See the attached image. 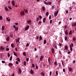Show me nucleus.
Segmentation results:
<instances>
[{
  "mask_svg": "<svg viewBox=\"0 0 76 76\" xmlns=\"http://www.w3.org/2000/svg\"><path fill=\"white\" fill-rule=\"evenodd\" d=\"M44 3H45V4H46V5H48V4L49 5H51V2L48 1V2H47L45 1L44 2Z\"/></svg>",
  "mask_w": 76,
  "mask_h": 76,
  "instance_id": "f257e3e1",
  "label": "nucleus"
},
{
  "mask_svg": "<svg viewBox=\"0 0 76 76\" xmlns=\"http://www.w3.org/2000/svg\"><path fill=\"white\" fill-rule=\"evenodd\" d=\"M20 15H21V16H24V15H25V12H23V11L21 12L20 13Z\"/></svg>",
  "mask_w": 76,
  "mask_h": 76,
  "instance_id": "f03ea898",
  "label": "nucleus"
},
{
  "mask_svg": "<svg viewBox=\"0 0 76 76\" xmlns=\"http://www.w3.org/2000/svg\"><path fill=\"white\" fill-rule=\"evenodd\" d=\"M58 11H57L56 12L54 13V15L55 16V17H56L57 15H58Z\"/></svg>",
  "mask_w": 76,
  "mask_h": 76,
  "instance_id": "7ed1b4c3",
  "label": "nucleus"
},
{
  "mask_svg": "<svg viewBox=\"0 0 76 76\" xmlns=\"http://www.w3.org/2000/svg\"><path fill=\"white\" fill-rule=\"evenodd\" d=\"M29 28V26H27L25 28V30H26V31H27V30H28Z\"/></svg>",
  "mask_w": 76,
  "mask_h": 76,
  "instance_id": "20e7f679",
  "label": "nucleus"
},
{
  "mask_svg": "<svg viewBox=\"0 0 76 76\" xmlns=\"http://www.w3.org/2000/svg\"><path fill=\"white\" fill-rule=\"evenodd\" d=\"M43 58H44V56H42L40 57V61H42V60Z\"/></svg>",
  "mask_w": 76,
  "mask_h": 76,
  "instance_id": "39448f33",
  "label": "nucleus"
},
{
  "mask_svg": "<svg viewBox=\"0 0 76 76\" xmlns=\"http://www.w3.org/2000/svg\"><path fill=\"white\" fill-rule=\"evenodd\" d=\"M69 46L70 48V51H72L73 50V49L72 48V45H69Z\"/></svg>",
  "mask_w": 76,
  "mask_h": 76,
  "instance_id": "423d86ee",
  "label": "nucleus"
},
{
  "mask_svg": "<svg viewBox=\"0 0 76 76\" xmlns=\"http://www.w3.org/2000/svg\"><path fill=\"white\" fill-rule=\"evenodd\" d=\"M19 72L20 74L22 73V70H21V69L20 68L19 69Z\"/></svg>",
  "mask_w": 76,
  "mask_h": 76,
  "instance_id": "0eeeda50",
  "label": "nucleus"
},
{
  "mask_svg": "<svg viewBox=\"0 0 76 76\" xmlns=\"http://www.w3.org/2000/svg\"><path fill=\"white\" fill-rule=\"evenodd\" d=\"M30 72L31 74H34V71H33V70H32V69H31L30 70Z\"/></svg>",
  "mask_w": 76,
  "mask_h": 76,
  "instance_id": "6e6552de",
  "label": "nucleus"
},
{
  "mask_svg": "<svg viewBox=\"0 0 76 76\" xmlns=\"http://www.w3.org/2000/svg\"><path fill=\"white\" fill-rule=\"evenodd\" d=\"M46 20V18H44L43 19V23H45V22Z\"/></svg>",
  "mask_w": 76,
  "mask_h": 76,
  "instance_id": "1a4fd4ad",
  "label": "nucleus"
},
{
  "mask_svg": "<svg viewBox=\"0 0 76 76\" xmlns=\"http://www.w3.org/2000/svg\"><path fill=\"white\" fill-rule=\"evenodd\" d=\"M52 52L53 54L54 53V49L53 48H52Z\"/></svg>",
  "mask_w": 76,
  "mask_h": 76,
  "instance_id": "9d476101",
  "label": "nucleus"
},
{
  "mask_svg": "<svg viewBox=\"0 0 76 76\" xmlns=\"http://www.w3.org/2000/svg\"><path fill=\"white\" fill-rule=\"evenodd\" d=\"M23 55L24 56H26V52H23Z\"/></svg>",
  "mask_w": 76,
  "mask_h": 76,
  "instance_id": "9b49d317",
  "label": "nucleus"
},
{
  "mask_svg": "<svg viewBox=\"0 0 76 76\" xmlns=\"http://www.w3.org/2000/svg\"><path fill=\"white\" fill-rule=\"evenodd\" d=\"M19 39H20V38H18V39H17L16 40V42H19Z\"/></svg>",
  "mask_w": 76,
  "mask_h": 76,
  "instance_id": "f8f14e48",
  "label": "nucleus"
},
{
  "mask_svg": "<svg viewBox=\"0 0 76 76\" xmlns=\"http://www.w3.org/2000/svg\"><path fill=\"white\" fill-rule=\"evenodd\" d=\"M1 50H5V49H4V48L3 47V46H1Z\"/></svg>",
  "mask_w": 76,
  "mask_h": 76,
  "instance_id": "ddd939ff",
  "label": "nucleus"
},
{
  "mask_svg": "<svg viewBox=\"0 0 76 76\" xmlns=\"http://www.w3.org/2000/svg\"><path fill=\"white\" fill-rule=\"evenodd\" d=\"M31 22H32V21L31 20H28L27 21V23H31Z\"/></svg>",
  "mask_w": 76,
  "mask_h": 76,
  "instance_id": "4468645a",
  "label": "nucleus"
},
{
  "mask_svg": "<svg viewBox=\"0 0 76 76\" xmlns=\"http://www.w3.org/2000/svg\"><path fill=\"white\" fill-rule=\"evenodd\" d=\"M2 31H4V26H2Z\"/></svg>",
  "mask_w": 76,
  "mask_h": 76,
  "instance_id": "2eb2a0df",
  "label": "nucleus"
},
{
  "mask_svg": "<svg viewBox=\"0 0 76 76\" xmlns=\"http://www.w3.org/2000/svg\"><path fill=\"white\" fill-rule=\"evenodd\" d=\"M73 41H76V37H73Z\"/></svg>",
  "mask_w": 76,
  "mask_h": 76,
  "instance_id": "dca6fc26",
  "label": "nucleus"
},
{
  "mask_svg": "<svg viewBox=\"0 0 76 76\" xmlns=\"http://www.w3.org/2000/svg\"><path fill=\"white\" fill-rule=\"evenodd\" d=\"M69 71L70 72H70H71V71H72V68H69Z\"/></svg>",
  "mask_w": 76,
  "mask_h": 76,
  "instance_id": "f3484780",
  "label": "nucleus"
},
{
  "mask_svg": "<svg viewBox=\"0 0 76 76\" xmlns=\"http://www.w3.org/2000/svg\"><path fill=\"white\" fill-rule=\"evenodd\" d=\"M41 75H42V76H45V74L43 72H41Z\"/></svg>",
  "mask_w": 76,
  "mask_h": 76,
  "instance_id": "a211bd4d",
  "label": "nucleus"
},
{
  "mask_svg": "<svg viewBox=\"0 0 76 76\" xmlns=\"http://www.w3.org/2000/svg\"><path fill=\"white\" fill-rule=\"evenodd\" d=\"M12 4H15V1H13L12 2Z\"/></svg>",
  "mask_w": 76,
  "mask_h": 76,
  "instance_id": "6ab92c4d",
  "label": "nucleus"
},
{
  "mask_svg": "<svg viewBox=\"0 0 76 76\" xmlns=\"http://www.w3.org/2000/svg\"><path fill=\"white\" fill-rule=\"evenodd\" d=\"M6 20L8 21V22H10V19H8V18H6Z\"/></svg>",
  "mask_w": 76,
  "mask_h": 76,
  "instance_id": "aec40b11",
  "label": "nucleus"
},
{
  "mask_svg": "<svg viewBox=\"0 0 76 76\" xmlns=\"http://www.w3.org/2000/svg\"><path fill=\"white\" fill-rule=\"evenodd\" d=\"M49 15V13H48V12H46V15L47 16V17L48 16V15Z\"/></svg>",
  "mask_w": 76,
  "mask_h": 76,
  "instance_id": "412c9836",
  "label": "nucleus"
},
{
  "mask_svg": "<svg viewBox=\"0 0 76 76\" xmlns=\"http://www.w3.org/2000/svg\"><path fill=\"white\" fill-rule=\"evenodd\" d=\"M11 46L12 48L14 47V44H13V43H12L11 45Z\"/></svg>",
  "mask_w": 76,
  "mask_h": 76,
  "instance_id": "4be33fe9",
  "label": "nucleus"
},
{
  "mask_svg": "<svg viewBox=\"0 0 76 76\" xmlns=\"http://www.w3.org/2000/svg\"><path fill=\"white\" fill-rule=\"evenodd\" d=\"M12 56H11L10 58V61H12Z\"/></svg>",
  "mask_w": 76,
  "mask_h": 76,
  "instance_id": "5701e85b",
  "label": "nucleus"
},
{
  "mask_svg": "<svg viewBox=\"0 0 76 76\" xmlns=\"http://www.w3.org/2000/svg\"><path fill=\"white\" fill-rule=\"evenodd\" d=\"M9 66H13V64L12 63H9L8 64Z\"/></svg>",
  "mask_w": 76,
  "mask_h": 76,
  "instance_id": "b1692460",
  "label": "nucleus"
},
{
  "mask_svg": "<svg viewBox=\"0 0 76 76\" xmlns=\"http://www.w3.org/2000/svg\"><path fill=\"white\" fill-rule=\"evenodd\" d=\"M65 48L66 50H67V49H68V47L67 46H65Z\"/></svg>",
  "mask_w": 76,
  "mask_h": 76,
  "instance_id": "393cba45",
  "label": "nucleus"
},
{
  "mask_svg": "<svg viewBox=\"0 0 76 76\" xmlns=\"http://www.w3.org/2000/svg\"><path fill=\"white\" fill-rule=\"evenodd\" d=\"M18 27H16L15 29V31H18Z\"/></svg>",
  "mask_w": 76,
  "mask_h": 76,
  "instance_id": "a878e982",
  "label": "nucleus"
},
{
  "mask_svg": "<svg viewBox=\"0 0 76 76\" xmlns=\"http://www.w3.org/2000/svg\"><path fill=\"white\" fill-rule=\"evenodd\" d=\"M46 42H47V41H46V40H44V44H46Z\"/></svg>",
  "mask_w": 76,
  "mask_h": 76,
  "instance_id": "bb28decb",
  "label": "nucleus"
},
{
  "mask_svg": "<svg viewBox=\"0 0 76 76\" xmlns=\"http://www.w3.org/2000/svg\"><path fill=\"white\" fill-rule=\"evenodd\" d=\"M50 58L49 57L48 59V63H50Z\"/></svg>",
  "mask_w": 76,
  "mask_h": 76,
  "instance_id": "cd10ccee",
  "label": "nucleus"
},
{
  "mask_svg": "<svg viewBox=\"0 0 76 76\" xmlns=\"http://www.w3.org/2000/svg\"><path fill=\"white\" fill-rule=\"evenodd\" d=\"M7 41H9V40H10V39H9V37H8L7 38Z\"/></svg>",
  "mask_w": 76,
  "mask_h": 76,
  "instance_id": "c85d7f7f",
  "label": "nucleus"
},
{
  "mask_svg": "<svg viewBox=\"0 0 76 76\" xmlns=\"http://www.w3.org/2000/svg\"><path fill=\"white\" fill-rule=\"evenodd\" d=\"M45 7H43L42 8V10L44 11H45Z\"/></svg>",
  "mask_w": 76,
  "mask_h": 76,
  "instance_id": "c756f323",
  "label": "nucleus"
},
{
  "mask_svg": "<svg viewBox=\"0 0 76 76\" xmlns=\"http://www.w3.org/2000/svg\"><path fill=\"white\" fill-rule=\"evenodd\" d=\"M5 10H6V11H8V9L7 7H5Z\"/></svg>",
  "mask_w": 76,
  "mask_h": 76,
  "instance_id": "7c9ffc66",
  "label": "nucleus"
},
{
  "mask_svg": "<svg viewBox=\"0 0 76 76\" xmlns=\"http://www.w3.org/2000/svg\"><path fill=\"white\" fill-rule=\"evenodd\" d=\"M32 67H33V68H34V67H35V64H32Z\"/></svg>",
  "mask_w": 76,
  "mask_h": 76,
  "instance_id": "2f4dec72",
  "label": "nucleus"
},
{
  "mask_svg": "<svg viewBox=\"0 0 76 76\" xmlns=\"http://www.w3.org/2000/svg\"><path fill=\"white\" fill-rule=\"evenodd\" d=\"M54 64V65H57L58 64L57 63V62H55Z\"/></svg>",
  "mask_w": 76,
  "mask_h": 76,
  "instance_id": "473e14b6",
  "label": "nucleus"
},
{
  "mask_svg": "<svg viewBox=\"0 0 76 76\" xmlns=\"http://www.w3.org/2000/svg\"><path fill=\"white\" fill-rule=\"evenodd\" d=\"M17 60H18V61L19 62L20 61V59L19 58H17Z\"/></svg>",
  "mask_w": 76,
  "mask_h": 76,
  "instance_id": "72a5a7b5",
  "label": "nucleus"
},
{
  "mask_svg": "<svg viewBox=\"0 0 76 76\" xmlns=\"http://www.w3.org/2000/svg\"><path fill=\"white\" fill-rule=\"evenodd\" d=\"M25 12L26 13H27L28 12V10H26L25 11Z\"/></svg>",
  "mask_w": 76,
  "mask_h": 76,
  "instance_id": "f704fd0d",
  "label": "nucleus"
},
{
  "mask_svg": "<svg viewBox=\"0 0 76 76\" xmlns=\"http://www.w3.org/2000/svg\"><path fill=\"white\" fill-rule=\"evenodd\" d=\"M39 18H36V20H37V22H38V21L39 20Z\"/></svg>",
  "mask_w": 76,
  "mask_h": 76,
  "instance_id": "c9c22d12",
  "label": "nucleus"
},
{
  "mask_svg": "<svg viewBox=\"0 0 76 76\" xmlns=\"http://www.w3.org/2000/svg\"><path fill=\"white\" fill-rule=\"evenodd\" d=\"M65 34L66 35H67L68 34V33L67 32V31H66L65 32Z\"/></svg>",
  "mask_w": 76,
  "mask_h": 76,
  "instance_id": "e433bc0d",
  "label": "nucleus"
},
{
  "mask_svg": "<svg viewBox=\"0 0 76 76\" xmlns=\"http://www.w3.org/2000/svg\"><path fill=\"white\" fill-rule=\"evenodd\" d=\"M54 48H56V49H57V46L56 45H55L54 46Z\"/></svg>",
  "mask_w": 76,
  "mask_h": 76,
  "instance_id": "4c0bfd02",
  "label": "nucleus"
},
{
  "mask_svg": "<svg viewBox=\"0 0 76 76\" xmlns=\"http://www.w3.org/2000/svg\"><path fill=\"white\" fill-rule=\"evenodd\" d=\"M42 38L41 37V36H40L39 37V39L40 40H42Z\"/></svg>",
  "mask_w": 76,
  "mask_h": 76,
  "instance_id": "58836bf2",
  "label": "nucleus"
},
{
  "mask_svg": "<svg viewBox=\"0 0 76 76\" xmlns=\"http://www.w3.org/2000/svg\"><path fill=\"white\" fill-rule=\"evenodd\" d=\"M67 36H65V41H66V40H67Z\"/></svg>",
  "mask_w": 76,
  "mask_h": 76,
  "instance_id": "ea45409f",
  "label": "nucleus"
},
{
  "mask_svg": "<svg viewBox=\"0 0 76 76\" xmlns=\"http://www.w3.org/2000/svg\"><path fill=\"white\" fill-rule=\"evenodd\" d=\"M16 26H15V25H13V28H14V29L15 28H16Z\"/></svg>",
  "mask_w": 76,
  "mask_h": 76,
  "instance_id": "a19ab883",
  "label": "nucleus"
},
{
  "mask_svg": "<svg viewBox=\"0 0 76 76\" xmlns=\"http://www.w3.org/2000/svg\"><path fill=\"white\" fill-rule=\"evenodd\" d=\"M6 50H7V51H9V48H7L6 49Z\"/></svg>",
  "mask_w": 76,
  "mask_h": 76,
  "instance_id": "79ce46f5",
  "label": "nucleus"
},
{
  "mask_svg": "<svg viewBox=\"0 0 76 76\" xmlns=\"http://www.w3.org/2000/svg\"><path fill=\"white\" fill-rule=\"evenodd\" d=\"M72 31H70V32H69V35H70V34H72Z\"/></svg>",
  "mask_w": 76,
  "mask_h": 76,
  "instance_id": "37998d69",
  "label": "nucleus"
},
{
  "mask_svg": "<svg viewBox=\"0 0 76 76\" xmlns=\"http://www.w3.org/2000/svg\"><path fill=\"white\" fill-rule=\"evenodd\" d=\"M14 56H17V54L15 53H14Z\"/></svg>",
  "mask_w": 76,
  "mask_h": 76,
  "instance_id": "c03bdc74",
  "label": "nucleus"
},
{
  "mask_svg": "<svg viewBox=\"0 0 76 76\" xmlns=\"http://www.w3.org/2000/svg\"><path fill=\"white\" fill-rule=\"evenodd\" d=\"M56 75L58 76V71H57L56 72Z\"/></svg>",
  "mask_w": 76,
  "mask_h": 76,
  "instance_id": "a18cd8bd",
  "label": "nucleus"
},
{
  "mask_svg": "<svg viewBox=\"0 0 76 76\" xmlns=\"http://www.w3.org/2000/svg\"><path fill=\"white\" fill-rule=\"evenodd\" d=\"M26 62H25V61H24V66L26 65Z\"/></svg>",
  "mask_w": 76,
  "mask_h": 76,
  "instance_id": "49530a36",
  "label": "nucleus"
},
{
  "mask_svg": "<svg viewBox=\"0 0 76 76\" xmlns=\"http://www.w3.org/2000/svg\"><path fill=\"white\" fill-rule=\"evenodd\" d=\"M39 18L40 19H42V16L41 15L39 16Z\"/></svg>",
  "mask_w": 76,
  "mask_h": 76,
  "instance_id": "de8ad7c7",
  "label": "nucleus"
},
{
  "mask_svg": "<svg viewBox=\"0 0 76 76\" xmlns=\"http://www.w3.org/2000/svg\"><path fill=\"white\" fill-rule=\"evenodd\" d=\"M36 69H38V66L37 65H36Z\"/></svg>",
  "mask_w": 76,
  "mask_h": 76,
  "instance_id": "09e8293b",
  "label": "nucleus"
},
{
  "mask_svg": "<svg viewBox=\"0 0 76 76\" xmlns=\"http://www.w3.org/2000/svg\"><path fill=\"white\" fill-rule=\"evenodd\" d=\"M3 19V18H2V16H0V20H1Z\"/></svg>",
  "mask_w": 76,
  "mask_h": 76,
  "instance_id": "8fccbe9b",
  "label": "nucleus"
},
{
  "mask_svg": "<svg viewBox=\"0 0 76 76\" xmlns=\"http://www.w3.org/2000/svg\"><path fill=\"white\" fill-rule=\"evenodd\" d=\"M49 19H51V15H50L49 16Z\"/></svg>",
  "mask_w": 76,
  "mask_h": 76,
  "instance_id": "3c124183",
  "label": "nucleus"
},
{
  "mask_svg": "<svg viewBox=\"0 0 76 76\" xmlns=\"http://www.w3.org/2000/svg\"><path fill=\"white\" fill-rule=\"evenodd\" d=\"M40 23H41V21H39L38 23L39 24H40Z\"/></svg>",
  "mask_w": 76,
  "mask_h": 76,
  "instance_id": "603ef678",
  "label": "nucleus"
},
{
  "mask_svg": "<svg viewBox=\"0 0 76 76\" xmlns=\"http://www.w3.org/2000/svg\"><path fill=\"white\" fill-rule=\"evenodd\" d=\"M26 60L27 61H29V58H27L26 59Z\"/></svg>",
  "mask_w": 76,
  "mask_h": 76,
  "instance_id": "864d4df0",
  "label": "nucleus"
},
{
  "mask_svg": "<svg viewBox=\"0 0 76 76\" xmlns=\"http://www.w3.org/2000/svg\"><path fill=\"white\" fill-rule=\"evenodd\" d=\"M7 56L8 57H10V54L9 53H7Z\"/></svg>",
  "mask_w": 76,
  "mask_h": 76,
  "instance_id": "5fc2aeb1",
  "label": "nucleus"
},
{
  "mask_svg": "<svg viewBox=\"0 0 76 76\" xmlns=\"http://www.w3.org/2000/svg\"><path fill=\"white\" fill-rule=\"evenodd\" d=\"M29 46V44L27 43L26 45V47H28Z\"/></svg>",
  "mask_w": 76,
  "mask_h": 76,
  "instance_id": "6e6d98bb",
  "label": "nucleus"
},
{
  "mask_svg": "<svg viewBox=\"0 0 76 76\" xmlns=\"http://www.w3.org/2000/svg\"><path fill=\"white\" fill-rule=\"evenodd\" d=\"M8 7L9 9H12V8H11V7H10V6H9V7Z\"/></svg>",
  "mask_w": 76,
  "mask_h": 76,
  "instance_id": "4d7b16f0",
  "label": "nucleus"
},
{
  "mask_svg": "<svg viewBox=\"0 0 76 76\" xmlns=\"http://www.w3.org/2000/svg\"><path fill=\"white\" fill-rule=\"evenodd\" d=\"M2 63H5V61H2Z\"/></svg>",
  "mask_w": 76,
  "mask_h": 76,
  "instance_id": "13d9d810",
  "label": "nucleus"
},
{
  "mask_svg": "<svg viewBox=\"0 0 76 76\" xmlns=\"http://www.w3.org/2000/svg\"><path fill=\"white\" fill-rule=\"evenodd\" d=\"M63 71L64 72H65V69H64V68L63 69Z\"/></svg>",
  "mask_w": 76,
  "mask_h": 76,
  "instance_id": "bf43d9fd",
  "label": "nucleus"
},
{
  "mask_svg": "<svg viewBox=\"0 0 76 76\" xmlns=\"http://www.w3.org/2000/svg\"><path fill=\"white\" fill-rule=\"evenodd\" d=\"M74 26H76V23H74Z\"/></svg>",
  "mask_w": 76,
  "mask_h": 76,
  "instance_id": "052dcab7",
  "label": "nucleus"
},
{
  "mask_svg": "<svg viewBox=\"0 0 76 76\" xmlns=\"http://www.w3.org/2000/svg\"><path fill=\"white\" fill-rule=\"evenodd\" d=\"M15 25H18V23H15Z\"/></svg>",
  "mask_w": 76,
  "mask_h": 76,
  "instance_id": "680f3d73",
  "label": "nucleus"
},
{
  "mask_svg": "<svg viewBox=\"0 0 76 76\" xmlns=\"http://www.w3.org/2000/svg\"><path fill=\"white\" fill-rule=\"evenodd\" d=\"M51 23H52V20H50V23L51 24Z\"/></svg>",
  "mask_w": 76,
  "mask_h": 76,
  "instance_id": "e2e57ef3",
  "label": "nucleus"
},
{
  "mask_svg": "<svg viewBox=\"0 0 76 76\" xmlns=\"http://www.w3.org/2000/svg\"><path fill=\"white\" fill-rule=\"evenodd\" d=\"M59 45H60V46L61 47V46L62 45V44L61 43H60L59 44Z\"/></svg>",
  "mask_w": 76,
  "mask_h": 76,
  "instance_id": "0e129e2a",
  "label": "nucleus"
},
{
  "mask_svg": "<svg viewBox=\"0 0 76 76\" xmlns=\"http://www.w3.org/2000/svg\"><path fill=\"white\" fill-rule=\"evenodd\" d=\"M15 51H17V48L16 47L15 48Z\"/></svg>",
  "mask_w": 76,
  "mask_h": 76,
  "instance_id": "69168bd1",
  "label": "nucleus"
},
{
  "mask_svg": "<svg viewBox=\"0 0 76 76\" xmlns=\"http://www.w3.org/2000/svg\"><path fill=\"white\" fill-rule=\"evenodd\" d=\"M50 75H51V74H52V72H50Z\"/></svg>",
  "mask_w": 76,
  "mask_h": 76,
  "instance_id": "338daca9",
  "label": "nucleus"
},
{
  "mask_svg": "<svg viewBox=\"0 0 76 76\" xmlns=\"http://www.w3.org/2000/svg\"><path fill=\"white\" fill-rule=\"evenodd\" d=\"M15 75V73H13L12 75V76H14V75Z\"/></svg>",
  "mask_w": 76,
  "mask_h": 76,
  "instance_id": "774afa93",
  "label": "nucleus"
}]
</instances>
